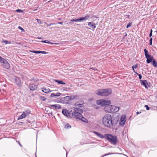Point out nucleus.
Returning <instances> with one entry per match:
<instances>
[{
  "label": "nucleus",
  "mask_w": 157,
  "mask_h": 157,
  "mask_svg": "<svg viewBox=\"0 0 157 157\" xmlns=\"http://www.w3.org/2000/svg\"><path fill=\"white\" fill-rule=\"evenodd\" d=\"M58 19H59V20H61V18H58Z\"/></svg>",
  "instance_id": "nucleus-53"
},
{
  "label": "nucleus",
  "mask_w": 157,
  "mask_h": 157,
  "mask_svg": "<svg viewBox=\"0 0 157 157\" xmlns=\"http://www.w3.org/2000/svg\"><path fill=\"white\" fill-rule=\"evenodd\" d=\"M19 144H20V145L21 146H21V144H20V143H19Z\"/></svg>",
  "instance_id": "nucleus-54"
},
{
  "label": "nucleus",
  "mask_w": 157,
  "mask_h": 157,
  "mask_svg": "<svg viewBox=\"0 0 157 157\" xmlns=\"http://www.w3.org/2000/svg\"><path fill=\"white\" fill-rule=\"evenodd\" d=\"M50 105L51 106L55 107L56 109H60L61 108V106L59 105L58 104L55 105Z\"/></svg>",
  "instance_id": "nucleus-20"
},
{
  "label": "nucleus",
  "mask_w": 157,
  "mask_h": 157,
  "mask_svg": "<svg viewBox=\"0 0 157 157\" xmlns=\"http://www.w3.org/2000/svg\"><path fill=\"white\" fill-rule=\"evenodd\" d=\"M58 24L62 25L63 24V22H59L58 23Z\"/></svg>",
  "instance_id": "nucleus-46"
},
{
  "label": "nucleus",
  "mask_w": 157,
  "mask_h": 157,
  "mask_svg": "<svg viewBox=\"0 0 157 157\" xmlns=\"http://www.w3.org/2000/svg\"><path fill=\"white\" fill-rule=\"evenodd\" d=\"M105 139L113 144H116L117 142V137L109 134H105Z\"/></svg>",
  "instance_id": "nucleus-4"
},
{
  "label": "nucleus",
  "mask_w": 157,
  "mask_h": 157,
  "mask_svg": "<svg viewBox=\"0 0 157 157\" xmlns=\"http://www.w3.org/2000/svg\"><path fill=\"white\" fill-rule=\"evenodd\" d=\"M134 73H135L136 74V75H140V74H139L138 73H137L136 71H135V72H134Z\"/></svg>",
  "instance_id": "nucleus-49"
},
{
  "label": "nucleus",
  "mask_w": 157,
  "mask_h": 157,
  "mask_svg": "<svg viewBox=\"0 0 157 157\" xmlns=\"http://www.w3.org/2000/svg\"><path fill=\"white\" fill-rule=\"evenodd\" d=\"M31 52L33 53H34L36 54H39L40 53V51H32Z\"/></svg>",
  "instance_id": "nucleus-34"
},
{
  "label": "nucleus",
  "mask_w": 157,
  "mask_h": 157,
  "mask_svg": "<svg viewBox=\"0 0 157 157\" xmlns=\"http://www.w3.org/2000/svg\"><path fill=\"white\" fill-rule=\"evenodd\" d=\"M102 122L105 126L111 127L113 124L111 116L109 114L104 115L102 118Z\"/></svg>",
  "instance_id": "nucleus-2"
},
{
  "label": "nucleus",
  "mask_w": 157,
  "mask_h": 157,
  "mask_svg": "<svg viewBox=\"0 0 157 157\" xmlns=\"http://www.w3.org/2000/svg\"><path fill=\"white\" fill-rule=\"evenodd\" d=\"M61 94L59 93H57L55 94L56 96H59Z\"/></svg>",
  "instance_id": "nucleus-40"
},
{
  "label": "nucleus",
  "mask_w": 157,
  "mask_h": 157,
  "mask_svg": "<svg viewBox=\"0 0 157 157\" xmlns=\"http://www.w3.org/2000/svg\"><path fill=\"white\" fill-rule=\"evenodd\" d=\"M134 73H135L136 74V75H140V74H139L138 73H137L136 71H135V72H134Z\"/></svg>",
  "instance_id": "nucleus-48"
},
{
  "label": "nucleus",
  "mask_w": 157,
  "mask_h": 157,
  "mask_svg": "<svg viewBox=\"0 0 157 157\" xmlns=\"http://www.w3.org/2000/svg\"><path fill=\"white\" fill-rule=\"evenodd\" d=\"M150 33H152V29L150 30Z\"/></svg>",
  "instance_id": "nucleus-50"
},
{
  "label": "nucleus",
  "mask_w": 157,
  "mask_h": 157,
  "mask_svg": "<svg viewBox=\"0 0 157 157\" xmlns=\"http://www.w3.org/2000/svg\"><path fill=\"white\" fill-rule=\"evenodd\" d=\"M96 103L98 105H100L101 106H106L110 105L111 103V101L110 100L101 99L97 100Z\"/></svg>",
  "instance_id": "nucleus-6"
},
{
  "label": "nucleus",
  "mask_w": 157,
  "mask_h": 157,
  "mask_svg": "<svg viewBox=\"0 0 157 157\" xmlns=\"http://www.w3.org/2000/svg\"><path fill=\"white\" fill-rule=\"evenodd\" d=\"M88 25L90 28L93 29L96 28V24L93 22H89L88 23Z\"/></svg>",
  "instance_id": "nucleus-17"
},
{
  "label": "nucleus",
  "mask_w": 157,
  "mask_h": 157,
  "mask_svg": "<svg viewBox=\"0 0 157 157\" xmlns=\"http://www.w3.org/2000/svg\"><path fill=\"white\" fill-rule=\"evenodd\" d=\"M119 107L114 105H111L110 113H116L119 111Z\"/></svg>",
  "instance_id": "nucleus-9"
},
{
  "label": "nucleus",
  "mask_w": 157,
  "mask_h": 157,
  "mask_svg": "<svg viewBox=\"0 0 157 157\" xmlns=\"http://www.w3.org/2000/svg\"><path fill=\"white\" fill-rule=\"evenodd\" d=\"M37 38L38 39H41L43 38H42V37H38Z\"/></svg>",
  "instance_id": "nucleus-51"
},
{
  "label": "nucleus",
  "mask_w": 157,
  "mask_h": 157,
  "mask_svg": "<svg viewBox=\"0 0 157 157\" xmlns=\"http://www.w3.org/2000/svg\"><path fill=\"white\" fill-rule=\"evenodd\" d=\"M156 32H157V31H156Z\"/></svg>",
  "instance_id": "nucleus-55"
},
{
  "label": "nucleus",
  "mask_w": 157,
  "mask_h": 157,
  "mask_svg": "<svg viewBox=\"0 0 157 157\" xmlns=\"http://www.w3.org/2000/svg\"><path fill=\"white\" fill-rule=\"evenodd\" d=\"M144 53H145V56H147L148 55H149V54L148 53V51L146 49H144Z\"/></svg>",
  "instance_id": "nucleus-30"
},
{
  "label": "nucleus",
  "mask_w": 157,
  "mask_h": 157,
  "mask_svg": "<svg viewBox=\"0 0 157 157\" xmlns=\"http://www.w3.org/2000/svg\"><path fill=\"white\" fill-rule=\"evenodd\" d=\"M152 33H150L149 35V37H151L152 36Z\"/></svg>",
  "instance_id": "nucleus-45"
},
{
  "label": "nucleus",
  "mask_w": 157,
  "mask_h": 157,
  "mask_svg": "<svg viewBox=\"0 0 157 157\" xmlns=\"http://www.w3.org/2000/svg\"><path fill=\"white\" fill-rule=\"evenodd\" d=\"M0 62L2 67L6 69H9L10 67L9 63L4 59L0 56Z\"/></svg>",
  "instance_id": "nucleus-5"
},
{
  "label": "nucleus",
  "mask_w": 157,
  "mask_h": 157,
  "mask_svg": "<svg viewBox=\"0 0 157 157\" xmlns=\"http://www.w3.org/2000/svg\"><path fill=\"white\" fill-rule=\"evenodd\" d=\"M36 20L37 21V22L38 23H39V24L41 23V21L40 20L37 19H36Z\"/></svg>",
  "instance_id": "nucleus-39"
},
{
  "label": "nucleus",
  "mask_w": 157,
  "mask_h": 157,
  "mask_svg": "<svg viewBox=\"0 0 157 157\" xmlns=\"http://www.w3.org/2000/svg\"><path fill=\"white\" fill-rule=\"evenodd\" d=\"M55 96H56L55 94L54 93H52L51 94V97H55Z\"/></svg>",
  "instance_id": "nucleus-41"
},
{
  "label": "nucleus",
  "mask_w": 157,
  "mask_h": 157,
  "mask_svg": "<svg viewBox=\"0 0 157 157\" xmlns=\"http://www.w3.org/2000/svg\"><path fill=\"white\" fill-rule=\"evenodd\" d=\"M110 108H111V105H107L105 106L104 108V110L105 111H106L108 113H110Z\"/></svg>",
  "instance_id": "nucleus-18"
},
{
  "label": "nucleus",
  "mask_w": 157,
  "mask_h": 157,
  "mask_svg": "<svg viewBox=\"0 0 157 157\" xmlns=\"http://www.w3.org/2000/svg\"><path fill=\"white\" fill-rule=\"evenodd\" d=\"M16 11L19 13V12H22V10H21L18 9V10H16Z\"/></svg>",
  "instance_id": "nucleus-42"
},
{
  "label": "nucleus",
  "mask_w": 157,
  "mask_h": 157,
  "mask_svg": "<svg viewBox=\"0 0 157 157\" xmlns=\"http://www.w3.org/2000/svg\"><path fill=\"white\" fill-rule=\"evenodd\" d=\"M141 113V112H136V114H139L140 113Z\"/></svg>",
  "instance_id": "nucleus-47"
},
{
  "label": "nucleus",
  "mask_w": 157,
  "mask_h": 157,
  "mask_svg": "<svg viewBox=\"0 0 157 157\" xmlns=\"http://www.w3.org/2000/svg\"><path fill=\"white\" fill-rule=\"evenodd\" d=\"M37 87V85L34 84H30L29 86V88L31 90H36Z\"/></svg>",
  "instance_id": "nucleus-13"
},
{
  "label": "nucleus",
  "mask_w": 157,
  "mask_h": 157,
  "mask_svg": "<svg viewBox=\"0 0 157 157\" xmlns=\"http://www.w3.org/2000/svg\"><path fill=\"white\" fill-rule=\"evenodd\" d=\"M40 42L42 43H48V44H58V43H54L51 42H49V41H48V40H41L40 41Z\"/></svg>",
  "instance_id": "nucleus-22"
},
{
  "label": "nucleus",
  "mask_w": 157,
  "mask_h": 157,
  "mask_svg": "<svg viewBox=\"0 0 157 157\" xmlns=\"http://www.w3.org/2000/svg\"><path fill=\"white\" fill-rule=\"evenodd\" d=\"M66 128H71V126L68 124H66L65 126Z\"/></svg>",
  "instance_id": "nucleus-31"
},
{
  "label": "nucleus",
  "mask_w": 157,
  "mask_h": 157,
  "mask_svg": "<svg viewBox=\"0 0 157 157\" xmlns=\"http://www.w3.org/2000/svg\"><path fill=\"white\" fill-rule=\"evenodd\" d=\"M42 91L46 93H48L51 92V90L49 89L46 88H42Z\"/></svg>",
  "instance_id": "nucleus-21"
},
{
  "label": "nucleus",
  "mask_w": 157,
  "mask_h": 157,
  "mask_svg": "<svg viewBox=\"0 0 157 157\" xmlns=\"http://www.w3.org/2000/svg\"><path fill=\"white\" fill-rule=\"evenodd\" d=\"M75 99H78V97L77 95H72L64 97V100L67 101H69Z\"/></svg>",
  "instance_id": "nucleus-8"
},
{
  "label": "nucleus",
  "mask_w": 157,
  "mask_h": 157,
  "mask_svg": "<svg viewBox=\"0 0 157 157\" xmlns=\"http://www.w3.org/2000/svg\"><path fill=\"white\" fill-rule=\"evenodd\" d=\"M18 28L20 29H21L22 31H24V29L22 28H21V26H19V27H18Z\"/></svg>",
  "instance_id": "nucleus-43"
},
{
  "label": "nucleus",
  "mask_w": 157,
  "mask_h": 157,
  "mask_svg": "<svg viewBox=\"0 0 157 157\" xmlns=\"http://www.w3.org/2000/svg\"><path fill=\"white\" fill-rule=\"evenodd\" d=\"M132 25V22L128 23L126 26V28H128L129 27L131 26Z\"/></svg>",
  "instance_id": "nucleus-32"
},
{
  "label": "nucleus",
  "mask_w": 157,
  "mask_h": 157,
  "mask_svg": "<svg viewBox=\"0 0 157 157\" xmlns=\"http://www.w3.org/2000/svg\"><path fill=\"white\" fill-rule=\"evenodd\" d=\"M45 24H46L48 26H50L51 25H55V24L54 23H50V24H47L46 23H45Z\"/></svg>",
  "instance_id": "nucleus-33"
},
{
  "label": "nucleus",
  "mask_w": 157,
  "mask_h": 157,
  "mask_svg": "<svg viewBox=\"0 0 157 157\" xmlns=\"http://www.w3.org/2000/svg\"><path fill=\"white\" fill-rule=\"evenodd\" d=\"M112 90L111 89H100L96 92V94L99 96H108L112 93Z\"/></svg>",
  "instance_id": "nucleus-3"
},
{
  "label": "nucleus",
  "mask_w": 157,
  "mask_h": 157,
  "mask_svg": "<svg viewBox=\"0 0 157 157\" xmlns=\"http://www.w3.org/2000/svg\"><path fill=\"white\" fill-rule=\"evenodd\" d=\"M93 133H94L96 135H97L98 137L101 138H105V134H104V135H103L95 131L93 132Z\"/></svg>",
  "instance_id": "nucleus-16"
},
{
  "label": "nucleus",
  "mask_w": 157,
  "mask_h": 157,
  "mask_svg": "<svg viewBox=\"0 0 157 157\" xmlns=\"http://www.w3.org/2000/svg\"><path fill=\"white\" fill-rule=\"evenodd\" d=\"M75 107H82V104H79L78 102H77L75 103Z\"/></svg>",
  "instance_id": "nucleus-27"
},
{
  "label": "nucleus",
  "mask_w": 157,
  "mask_h": 157,
  "mask_svg": "<svg viewBox=\"0 0 157 157\" xmlns=\"http://www.w3.org/2000/svg\"><path fill=\"white\" fill-rule=\"evenodd\" d=\"M139 76V78L140 79H141L142 78V75L141 74H140V75H138Z\"/></svg>",
  "instance_id": "nucleus-44"
},
{
  "label": "nucleus",
  "mask_w": 157,
  "mask_h": 157,
  "mask_svg": "<svg viewBox=\"0 0 157 157\" xmlns=\"http://www.w3.org/2000/svg\"><path fill=\"white\" fill-rule=\"evenodd\" d=\"M152 38L151 37V38H150V40H149V41H150L149 44L150 45H152Z\"/></svg>",
  "instance_id": "nucleus-36"
},
{
  "label": "nucleus",
  "mask_w": 157,
  "mask_h": 157,
  "mask_svg": "<svg viewBox=\"0 0 157 157\" xmlns=\"http://www.w3.org/2000/svg\"><path fill=\"white\" fill-rule=\"evenodd\" d=\"M90 16L89 14H86L84 17H81L80 19V22H82L83 21H86L90 17Z\"/></svg>",
  "instance_id": "nucleus-14"
},
{
  "label": "nucleus",
  "mask_w": 157,
  "mask_h": 157,
  "mask_svg": "<svg viewBox=\"0 0 157 157\" xmlns=\"http://www.w3.org/2000/svg\"><path fill=\"white\" fill-rule=\"evenodd\" d=\"M91 68L93 70H94V68L93 67Z\"/></svg>",
  "instance_id": "nucleus-52"
},
{
  "label": "nucleus",
  "mask_w": 157,
  "mask_h": 157,
  "mask_svg": "<svg viewBox=\"0 0 157 157\" xmlns=\"http://www.w3.org/2000/svg\"><path fill=\"white\" fill-rule=\"evenodd\" d=\"M70 21L71 22H80V20L79 18L76 19H71L70 20Z\"/></svg>",
  "instance_id": "nucleus-26"
},
{
  "label": "nucleus",
  "mask_w": 157,
  "mask_h": 157,
  "mask_svg": "<svg viewBox=\"0 0 157 157\" xmlns=\"http://www.w3.org/2000/svg\"><path fill=\"white\" fill-rule=\"evenodd\" d=\"M40 53H42L44 54H46L48 53V52H47L45 51H40Z\"/></svg>",
  "instance_id": "nucleus-37"
},
{
  "label": "nucleus",
  "mask_w": 157,
  "mask_h": 157,
  "mask_svg": "<svg viewBox=\"0 0 157 157\" xmlns=\"http://www.w3.org/2000/svg\"><path fill=\"white\" fill-rule=\"evenodd\" d=\"M141 82V83L142 85H143L146 88H147V82L146 80H140Z\"/></svg>",
  "instance_id": "nucleus-15"
},
{
  "label": "nucleus",
  "mask_w": 157,
  "mask_h": 157,
  "mask_svg": "<svg viewBox=\"0 0 157 157\" xmlns=\"http://www.w3.org/2000/svg\"><path fill=\"white\" fill-rule=\"evenodd\" d=\"M137 67L138 65L137 64L132 66V69L134 72H135V70H134V68H136Z\"/></svg>",
  "instance_id": "nucleus-28"
},
{
  "label": "nucleus",
  "mask_w": 157,
  "mask_h": 157,
  "mask_svg": "<svg viewBox=\"0 0 157 157\" xmlns=\"http://www.w3.org/2000/svg\"><path fill=\"white\" fill-rule=\"evenodd\" d=\"M71 118L80 120L84 122H88L87 119L83 117L80 113L77 112L74 108L71 111Z\"/></svg>",
  "instance_id": "nucleus-1"
},
{
  "label": "nucleus",
  "mask_w": 157,
  "mask_h": 157,
  "mask_svg": "<svg viewBox=\"0 0 157 157\" xmlns=\"http://www.w3.org/2000/svg\"><path fill=\"white\" fill-rule=\"evenodd\" d=\"M30 110H27L22 113V114L18 118V120L27 117L30 113Z\"/></svg>",
  "instance_id": "nucleus-7"
},
{
  "label": "nucleus",
  "mask_w": 157,
  "mask_h": 157,
  "mask_svg": "<svg viewBox=\"0 0 157 157\" xmlns=\"http://www.w3.org/2000/svg\"><path fill=\"white\" fill-rule=\"evenodd\" d=\"M145 58L147 59L146 61L148 63H150L153 60V57L150 55L146 56Z\"/></svg>",
  "instance_id": "nucleus-12"
},
{
  "label": "nucleus",
  "mask_w": 157,
  "mask_h": 157,
  "mask_svg": "<svg viewBox=\"0 0 157 157\" xmlns=\"http://www.w3.org/2000/svg\"><path fill=\"white\" fill-rule=\"evenodd\" d=\"M73 108L77 112L80 113L83 112V110L81 109L77 108Z\"/></svg>",
  "instance_id": "nucleus-24"
},
{
  "label": "nucleus",
  "mask_w": 157,
  "mask_h": 157,
  "mask_svg": "<svg viewBox=\"0 0 157 157\" xmlns=\"http://www.w3.org/2000/svg\"><path fill=\"white\" fill-rule=\"evenodd\" d=\"M125 118L126 117L125 115H124L122 116L119 122V124L120 125L123 126L124 125L126 122Z\"/></svg>",
  "instance_id": "nucleus-11"
},
{
  "label": "nucleus",
  "mask_w": 157,
  "mask_h": 157,
  "mask_svg": "<svg viewBox=\"0 0 157 157\" xmlns=\"http://www.w3.org/2000/svg\"><path fill=\"white\" fill-rule=\"evenodd\" d=\"M55 81L57 82L59 84H65L66 83L64 82H63L62 80H55Z\"/></svg>",
  "instance_id": "nucleus-23"
},
{
  "label": "nucleus",
  "mask_w": 157,
  "mask_h": 157,
  "mask_svg": "<svg viewBox=\"0 0 157 157\" xmlns=\"http://www.w3.org/2000/svg\"><path fill=\"white\" fill-rule=\"evenodd\" d=\"M15 80L16 84L18 86H20L21 84L20 79L17 77H16Z\"/></svg>",
  "instance_id": "nucleus-19"
},
{
  "label": "nucleus",
  "mask_w": 157,
  "mask_h": 157,
  "mask_svg": "<svg viewBox=\"0 0 157 157\" xmlns=\"http://www.w3.org/2000/svg\"><path fill=\"white\" fill-rule=\"evenodd\" d=\"M62 113L65 116L71 118V111L69 112V111L67 109H63L62 111Z\"/></svg>",
  "instance_id": "nucleus-10"
},
{
  "label": "nucleus",
  "mask_w": 157,
  "mask_h": 157,
  "mask_svg": "<svg viewBox=\"0 0 157 157\" xmlns=\"http://www.w3.org/2000/svg\"><path fill=\"white\" fill-rule=\"evenodd\" d=\"M144 107L146 108V109L147 110H149L150 109L149 107L147 105H145Z\"/></svg>",
  "instance_id": "nucleus-38"
},
{
  "label": "nucleus",
  "mask_w": 157,
  "mask_h": 157,
  "mask_svg": "<svg viewBox=\"0 0 157 157\" xmlns=\"http://www.w3.org/2000/svg\"><path fill=\"white\" fill-rule=\"evenodd\" d=\"M40 99L43 101H44L46 100V98L44 97L40 96Z\"/></svg>",
  "instance_id": "nucleus-35"
},
{
  "label": "nucleus",
  "mask_w": 157,
  "mask_h": 157,
  "mask_svg": "<svg viewBox=\"0 0 157 157\" xmlns=\"http://www.w3.org/2000/svg\"><path fill=\"white\" fill-rule=\"evenodd\" d=\"M2 42L6 44H10L11 43L10 41L6 40H3L2 41Z\"/></svg>",
  "instance_id": "nucleus-29"
},
{
  "label": "nucleus",
  "mask_w": 157,
  "mask_h": 157,
  "mask_svg": "<svg viewBox=\"0 0 157 157\" xmlns=\"http://www.w3.org/2000/svg\"><path fill=\"white\" fill-rule=\"evenodd\" d=\"M152 61V65L155 67H156L157 66V62L156 61L155 59H153Z\"/></svg>",
  "instance_id": "nucleus-25"
}]
</instances>
